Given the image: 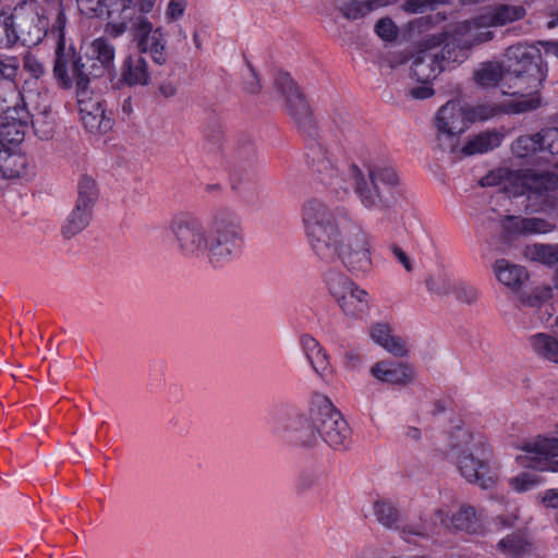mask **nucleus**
Returning <instances> with one entry per match:
<instances>
[{"label":"nucleus","mask_w":558,"mask_h":558,"mask_svg":"<svg viewBox=\"0 0 558 558\" xmlns=\"http://www.w3.org/2000/svg\"><path fill=\"white\" fill-rule=\"evenodd\" d=\"M275 88L284 101V108L299 132L311 140L306 145L304 161L311 174L322 184L331 186L349 168L347 150L338 134L328 141H317L318 125L313 111L300 87L291 75L280 72L275 78Z\"/></svg>","instance_id":"nucleus-1"},{"label":"nucleus","mask_w":558,"mask_h":558,"mask_svg":"<svg viewBox=\"0 0 558 558\" xmlns=\"http://www.w3.org/2000/svg\"><path fill=\"white\" fill-rule=\"evenodd\" d=\"M505 57L506 74L512 75L517 81L514 85L519 87L513 94H521L523 97L511 105L513 111L526 112L537 109L541 106L538 89L547 75V66L541 50L532 45L518 44L510 46Z\"/></svg>","instance_id":"nucleus-2"},{"label":"nucleus","mask_w":558,"mask_h":558,"mask_svg":"<svg viewBox=\"0 0 558 558\" xmlns=\"http://www.w3.org/2000/svg\"><path fill=\"white\" fill-rule=\"evenodd\" d=\"M348 177L353 191L366 209L389 210L399 201L400 178L392 167H369L367 175L354 162L349 165Z\"/></svg>","instance_id":"nucleus-3"},{"label":"nucleus","mask_w":558,"mask_h":558,"mask_svg":"<svg viewBox=\"0 0 558 558\" xmlns=\"http://www.w3.org/2000/svg\"><path fill=\"white\" fill-rule=\"evenodd\" d=\"M353 219L344 206L330 209L322 199L312 197L302 207V221L315 254L329 251L331 240Z\"/></svg>","instance_id":"nucleus-4"},{"label":"nucleus","mask_w":558,"mask_h":558,"mask_svg":"<svg viewBox=\"0 0 558 558\" xmlns=\"http://www.w3.org/2000/svg\"><path fill=\"white\" fill-rule=\"evenodd\" d=\"M450 452L460 474L469 482L487 489L498 480L490 464V450L481 441L474 442L470 433L457 429L451 436Z\"/></svg>","instance_id":"nucleus-5"},{"label":"nucleus","mask_w":558,"mask_h":558,"mask_svg":"<svg viewBox=\"0 0 558 558\" xmlns=\"http://www.w3.org/2000/svg\"><path fill=\"white\" fill-rule=\"evenodd\" d=\"M470 46H461L457 40L441 45L435 37L425 40L413 56L411 74L418 83L429 84L440 73L449 70L454 63L466 59Z\"/></svg>","instance_id":"nucleus-6"},{"label":"nucleus","mask_w":558,"mask_h":558,"mask_svg":"<svg viewBox=\"0 0 558 558\" xmlns=\"http://www.w3.org/2000/svg\"><path fill=\"white\" fill-rule=\"evenodd\" d=\"M323 260L339 259L351 274H365L372 268V257L367 234L354 220L331 240L329 251L318 253Z\"/></svg>","instance_id":"nucleus-7"},{"label":"nucleus","mask_w":558,"mask_h":558,"mask_svg":"<svg viewBox=\"0 0 558 558\" xmlns=\"http://www.w3.org/2000/svg\"><path fill=\"white\" fill-rule=\"evenodd\" d=\"M466 107L460 101L450 100L439 108L434 125L436 129L435 149L442 154H454L460 146V137L469 128Z\"/></svg>","instance_id":"nucleus-8"},{"label":"nucleus","mask_w":558,"mask_h":558,"mask_svg":"<svg viewBox=\"0 0 558 558\" xmlns=\"http://www.w3.org/2000/svg\"><path fill=\"white\" fill-rule=\"evenodd\" d=\"M311 424L330 447H344L350 435L349 425L327 397L315 396L311 408Z\"/></svg>","instance_id":"nucleus-9"},{"label":"nucleus","mask_w":558,"mask_h":558,"mask_svg":"<svg viewBox=\"0 0 558 558\" xmlns=\"http://www.w3.org/2000/svg\"><path fill=\"white\" fill-rule=\"evenodd\" d=\"M243 242V231L240 218L230 211H221L215 216L209 245V262L211 264L227 260Z\"/></svg>","instance_id":"nucleus-10"},{"label":"nucleus","mask_w":558,"mask_h":558,"mask_svg":"<svg viewBox=\"0 0 558 558\" xmlns=\"http://www.w3.org/2000/svg\"><path fill=\"white\" fill-rule=\"evenodd\" d=\"M169 230L183 255L199 257L205 252L209 255L206 229L196 217L177 215L169 222Z\"/></svg>","instance_id":"nucleus-11"},{"label":"nucleus","mask_w":558,"mask_h":558,"mask_svg":"<svg viewBox=\"0 0 558 558\" xmlns=\"http://www.w3.org/2000/svg\"><path fill=\"white\" fill-rule=\"evenodd\" d=\"M88 63L89 50L84 56H76L73 50L65 53L63 40L61 39L58 43L53 74L64 87H70L72 78H74L76 82V92L88 89L90 82L89 68H87Z\"/></svg>","instance_id":"nucleus-12"},{"label":"nucleus","mask_w":558,"mask_h":558,"mask_svg":"<svg viewBox=\"0 0 558 558\" xmlns=\"http://www.w3.org/2000/svg\"><path fill=\"white\" fill-rule=\"evenodd\" d=\"M131 33L140 53H148L151 60L158 65H162L167 62V40L161 33V28H154L147 17L138 15L132 22Z\"/></svg>","instance_id":"nucleus-13"},{"label":"nucleus","mask_w":558,"mask_h":558,"mask_svg":"<svg viewBox=\"0 0 558 558\" xmlns=\"http://www.w3.org/2000/svg\"><path fill=\"white\" fill-rule=\"evenodd\" d=\"M558 187V175L549 171H529L522 179V194H526L533 206H553Z\"/></svg>","instance_id":"nucleus-14"},{"label":"nucleus","mask_w":558,"mask_h":558,"mask_svg":"<svg viewBox=\"0 0 558 558\" xmlns=\"http://www.w3.org/2000/svg\"><path fill=\"white\" fill-rule=\"evenodd\" d=\"M526 456H518V462L524 468L539 471L558 472V438H543L524 447Z\"/></svg>","instance_id":"nucleus-15"},{"label":"nucleus","mask_w":558,"mask_h":558,"mask_svg":"<svg viewBox=\"0 0 558 558\" xmlns=\"http://www.w3.org/2000/svg\"><path fill=\"white\" fill-rule=\"evenodd\" d=\"M440 524L449 529L453 527L469 534H483L484 525L480 517L476 515L472 506H461L460 509L449 518L444 510L437 509L433 514V524Z\"/></svg>","instance_id":"nucleus-16"},{"label":"nucleus","mask_w":558,"mask_h":558,"mask_svg":"<svg viewBox=\"0 0 558 558\" xmlns=\"http://www.w3.org/2000/svg\"><path fill=\"white\" fill-rule=\"evenodd\" d=\"M371 374L383 383L403 387L412 384L415 378V371L412 365L391 361L377 362L371 368Z\"/></svg>","instance_id":"nucleus-17"},{"label":"nucleus","mask_w":558,"mask_h":558,"mask_svg":"<svg viewBox=\"0 0 558 558\" xmlns=\"http://www.w3.org/2000/svg\"><path fill=\"white\" fill-rule=\"evenodd\" d=\"M114 47L105 38L95 39L89 47V76L97 78L113 68Z\"/></svg>","instance_id":"nucleus-18"},{"label":"nucleus","mask_w":558,"mask_h":558,"mask_svg":"<svg viewBox=\"0 0 558 558\" xmlns=\"http://www.w3.org/2000/svg\"><path fill=\"white\" fill-rule=\"evenodd\" d=\"M502 134L497 130H487L481 132L472 137L460 148L452 154L454 158L469 157L477 154L488 153L500 146Z\"/></svg>","instance_id":"nucleus-19"},{"label":"nucleus","mask_w":558,"mask_h":558,"mask_svg":"<svg viewBox=\"0 0 558 558\" xmlns=\"http://www.w3.org/2000/svg\"><path fill=\"white\" fill-rule=\"evenodd\" d=\"M120 81L128 86H146L149 84L148 64L141 53L130 54L123 61Z\"/></svg>","instance_id":"nucleus-20"},{"label":"nucleus","mask_w":558,"mask_h":558,"mask_svg":"<svg viewBox=\"0 0 558 558\" xmlns=\"http://www.w3.org/2000/svg\"><path fill=\"white\" fill-rule=\"evenodd\" d=\"M303 351L313 369L323 378L331 374L328 354L319 342L308 335L301 338Z\"/></svg>","instance_id":"nucleus-21"},{"label":"nucleus","mask_w":558,"mask_h":558,"mask_svg":"<svg viewBox=\"0 0 558 558\" xmlns=\"http://www.w3.org/2000/svg\"><path fill=\"white\" fill-rule=\"evenodd\" d=\"M494 272L501 284L513 291L519 290L529 279V274L524 267L511 264L504 258L495 262Z\"/></svg>","instance_id":"nucleus-22"},{"label":"nucleus","mask_w":558,"mask_h":558,"mask_svg":"<svg viewBox=\"0 0 558 558\" xmlns=\"http://www.w3.org/2000/svg\"><path fill=\"white\" fill-rule=\"evenodd\" d=\"M398 0H337V9L347 20H357L369 12L397 2Z\"/></svg>","instance_id":"nucleus-23"},{"label":"nucleus","mask_w":558,"mask_h":558,"mask_svg":"<svg viewBox=\"0 0 558 558\" xmlns=\"http://www.w3.org/2000/svg\"><path fill=\"white\" fill-rule=\"evenodd\" d=\"M27 159L13 147L0 148V177L15 179L21 177L26 169Z\"/></svg>","instance_id":"nucleus-24"},{"label":"nucleus","mask_w":558,"mask_h":558,"mask_svg":"<svg viewBox=\"0 0 558 558\" xmlns=\"http://www.w3.org/2000/svg\"><path fill=\"white\" fill-rule=\"evenodd\" d=\"M325 283L330 295L338 303L342 312L352 313L353 308L344 302V293L354 284L343 272L329 269L325 275Z\"/></svg>","instance_id":"nucleus-25"},{"label":"nucleus","mask_w":558,"mask_h":558,"mask_svg":"<svg viewBox=\"0 0 558 558\" xmlns=\"http://www.w3.org/2000/svg\"><path fill=\"white\" fill-rule=\"evenodd\" d=\"M504 228L509 232L520 233H547L555 226L542 218H519L507 216L502 222Z\"/></svg>","instance_id":"nucleus-26"},{"label":"nucleus","mask_w":558,"mask_h":558,"mask_svg":"<svg viewBox=\"0 0 558 558\" xmlns=\"http://www.w3.org/2000/svg\"><path fill=\"white\" fill-rule=\"evenodd\" d=\"M93 217V208L75 202L74 208L66 217L62 227V235L71 239L81 233L90 222Z\"/></svg>","instance_id":"nucleus-27"},{"label":"nucleus","mask_w":558,"mask_h":558,"mask_svg":"<svg viewBox=\"0 0 558 558\" xmlns=\"http://www.w3.org/2000/svg\"><path fill=\"white\" fill-rule=\"evenodd\" d=\"M373 512L377 522L386 529H398L401 519L400 509L393 500L389 498H378L373 504Z\"/></svg>","instance_id":"nucleus-28"},{"label":"nucleus","mask_w":558,"mask_h":558,"mask_svg":"<svg viewBox=\"0 0 558 558\" xmlns=\"http://www.w3.org/2000/svg\"><path fill=\"white\" fill-rule=\"evenodd\" d=\"M505 73V68L499 62L488 61L474 72V80L483 87H492L498 84Z\"/></svg>","instance_id":"nucleus-29"},{"label":"nucleus","mask_w":558,"mask_h":558,"mask_svg":"<svg viewBox=\"0 0 558 558\" xmlns=\"http://www.w3.org/2000/svg\"><path fill=\"white\" fill-rule=\"evenodd\" d=\"M24 124L21 121L1 123L0 148L13 147L19 149V145L24 140Z\"/></svg>","instance_id":"nucleus-30"},{"label":"nucleus","mask_w":558,"mask_h":558,"mask_svg":"<svg viewBox=\"0 0 558 558\" xmlns=\"http://www.w3.org/2000/svg\"><path fill=\"white\" fill-rule=\"evenodd\" d=\"M534 351L542 357L558 363V339L546 333H538L532 338Z\"/></svg>","instance_id":"nucleus-31"},{"label":"nucleus","mask_w":558,"mask_h":558,"mask_svg":"<svg viewBox=\"0 0 558 558\" xmlns=\"http://www.w3.org/2000/svg\"><path fill=\"white\" fill-rule=\"evenodd\" d=\"M99 196L96 180L88 174H83L77 182L76 202L94 208Z\"/></svg>","instance_id":"nucleus-32"},{"label":"nucleus","mask_w":558,"mask_h":558,"mask_svg":"<svg viewBox=\"0 0 558 558\" xmlns=\"http://www.w3.org/2000/svg\"><path fill=\"white\" fill-rule=\"evenodd\" d=\"M497 548L510 558H520L527 551L529 543L523 535L514 533L500 539Z\"/></svg>","instance_id":"nucleus-33"},{"label":"nucleus","mask_w":558,"mask_h":558,"mask_svg":"<svg viewBox=\"0 0 558 558\" xmlns=\"http://www.w3.org/2000/svg\"><path fill=\"white\" fill-rule=\"evenodd\" d=\"M368 293L360 288L357 284H353L345 293H344V302L353 308L352 313L343 312L344 315L356 317L362 314L368 306L367 302Z\"/></svg>","instance_id":"nucleus-34"},{"label":"nucleus","mask_w":558,"mask_h":558,"mask_svg":"<svg viewBox=\"0 0 558 558\" xmlns=\"http://www.w3.org/2000/svg\"><path fill=\"white\" fill-rule=\"evenodd\" d=\"M525 15V9L522 5L499 4L492 14L494 25H505L522 19Z\"/></svg>","instance_id":"nucleus-35"},{"label":"nucleus","mask_w":558,"mask_h":558,"mask_svg":"<svg viewBox=\"0 0 558 558\" xmlns=\"http://www.w3.org/2000/svg\"><path fill=\"white\" fill-rule=\"evenodd\" d=\"M32 125L36 136L41 141H48L53 135L54 122L49 114V111L45 109L36 114H33Z\"/></svg>","instance_id":"nucleus-36"},{"label":"nucleus","mask_w":558,"mask_h":558,"mask_svg":"<svg viewBox=\"0 0 558 558\" xmlns=\"http://www.w3.org/2000/svg\"><path fill=\"white\" fill-rule=\"evenodd\" d=\"M469 123L486 121L504 112L501 106L496 104H480L474 107H466Z\"/></svg>","instance_id":"nucleus-37"},{"label":"nucleus","mask_w":558,"mask_h":558,"mask_svg":"<svg viewBox=\"0 0 558 558\" xmlns=\"http://www.w3.org/2000/svg\"><path fill=\"white\" fill-rule=\"evenodd\" d=\"M234 156L242 165H252L256 160V149L253 141L246 136H240L234 147Z\"/></svg>","instance_id":"nucleus-38"},{"label":"nucleus","mask_w":558,"mask_h":558,"mask_svg":"<svg viewBox=\"0 0 558 558\" xmlns=\"http://www.w3.org/2000/svg\"><path fill=\"white\" fill-rule=\"evenodd\" d=\"M439 531L437 529V524H433V522L421 525H405L400 530V536L408 543L414 542L412 536H420L423 538H433L435 535H438Z\"/></svg>","instance_id":"nucleus-39"},{"label":"nucleus","mask_w":558,"mask_h":558,"mask_svg":"<svg viewBox=\"0 0 558 558\" xmlns=\"http://www.w3.org/2000/svg\"><path fill=\"white\" fill-rule=\"evenodd\" d=\"M76 94L80 114H105L101 101L90 97L88 89L78 90Z\"/></svg>","instance_id":"nucleus-40"},{"label":"nucleus","mask_w":558,"mask_h":558,"mask_svg":"<svg viewBox=\"0 0 558 558\" xmlns=\"http://www.w3.org/2000/svg\"><path fill=\"white\" fill-rule=\"evenodd\" d=\"M515 154L520 157L527 156L530 154L536 153L537 150H542V144L538 141L537 133L530 135L519 136L512 146Z\"/></svg>","instance_id":"nucleus-41"},{"label":"nucleus","mask_w":558,"mask_h":558,"mask_svg":"<svg viewBox=\"0 0 558 558\" xmlns=\"http://www.w3.org/2000/svg\"><path fill=\"white\" fill-rule=\"evenodd\" d=\"M121 5V14L123 15V19H130V22L132 23L135 17L133 19L131 16L130 11L137 10L143 15L145 13H149L154 5L156 0H118Z\"/></svg>","instance_id":"nucleus-42"},{"label":"nucleus","mask_w":558,"mask_h":558,"mask_svg":"<svg viewBox=\"0 0 558 558\" xmlns=\"http://www.w3.org/2000/svg\"><path fill=\"white\" fill-rule=\"evenodd\" d=\"M81 120L89 132L106 133L112 128V121L106 114H81Z\"/></svg>","instance_id":"nucleus-43"},{"label":"nucleus","mask_w":558,"mask_h":558,"mask_svg":"<svg viewBox=\"0 0 558 558\" xmlns=\"http://www.w3.org/2000/svg\"><path fill=\"white\" fill-rule=\"evenodd\" d=\"M451 291L460 303L471 306L476 304L478 301V291L471 284L459 282L452 287Z\"/></svg>","instance_id":"nucleus-44"},{"label":"nucleus","mask_w":558,"mask_h":558,"mask_svg":"<svg viewBox=\"0 0 558 558\" xmlns=\"http://www.w3.org/2000/svg\"><path fill=\"white\" fill-rule=\"evenodd\" d=\"M537 136L542 144V150L558 155V128L542 129Z\"/></svg>","instance_id":"nucleus-45"},{"label":"nucleus","mask_w":558,"mask_h":558,"mask_svg":"<svg viewBox=\"0 0 558 558\" xmlns=\"http://www.w3.org/2000/svg\"><path fill=\"white\" fill-rule=\"evenodd\" d=\"M534 258L546 265L558 264V244L534 245Z\"/></svg>","instance_id":"nucleus-46"},{"label":"nucleus","mask_w":558,"mask_h":558,"mask_svg":"<svg viewBox=\"0 0 558 558\" xmlns=\"http://www.w3.org/2000/svg\"><path fill=\"white\" fill-rule=\"evenodd\" d=\"M425 282L427 290L439 296L448 295L452 290L449 280L445 276H430Z\"/></svg>","instance_id":"nucleus-47"},{"label":"nucleus","mask_w":558,"mask_h":558,"mask_svg":"<svg viewBox=\"0 0 558 558\" xmlns=\"http://www.w3.org/2000/svg\"><path fill=\"white\" fill-rule=\"evenodd\" d=\"M381 347L387 352L397 357H403L408 355L409 352L405 341L401 337L393 335H391V337L388 340L383 342Z\"/></svg>","instance_id":"nucleus-48"},{"label":"nucleus","mask_w":558,"mask_h":558,"mask_svg":"<svg viewBox=\"0 0 558 558\" xmlns=\"http://www.w3.org/2000/svg\"><path fill=\"white\" fill-rule=\"evenodd\" d=\"M538 483V477L532 473H522L510 480L511 486L518 492H526Z\"/></svg>","instance_id":"nucleus-49"},{"label":"nucleus","mask_w":558,"mask_h":558,"mask_svg":"<svg viewBox=\"0 0 558 558\" xmlns=\"http://www.w3.org/2000/svg\"><path fill=\"white\" fill-rule=\"evenodd\" d=\"M375 31L385 40H392L397 35V27L388 17L380 19L375 25Z\"/></svg>","instance_id":"nucleus-50"},{"label":"nucleus","mask_w":558,"mask_h":558,"mask_svg":"<svg viewBox=\"0 0 558 558\" xmlns=\"http://www.w3.org/2000/svg\"><path fill=\"white\" fill-rule=\"evenodd\" d=\"M247 68H248V75H247V77H245V80L243 82V88L246 93L254 94V95L258 94L262 89L259 76H258L255 68L248 61H247Z\"/></svg>","instance_id":"nucleus-51"},{"label":"nucleus","mask_w":558,"mask_h":558,"mask_svg":"<svg viewBox=\"0 0 558 558\" xmlns=\"http://www.w3.org/2000/svg\"><path fill=\"white\" fill-rule=\"evenodd\" d=\"M369 336L376 343L381 347L383 342L391 337V328L387 324H374L369 329Z\"/></svg>","instance_id":"nucleus-52"},{"label":"nucleus","mask_w":558,"mask_h":558,"mask_svg":"<svg viewBox=\"0 0 558 558\" xmlns=\"http://www.w3.org/2000/svg\"><path fill=\"white\" fill-rule=\"evenodd\" d=\"M551 295L550 288L536 289L531 295L521 300L524 305L527 306H539L544 301L549 299Z\"/></svg>","instance_id":"nucleus-53"},{"label":"nucleus","mask_w":558,"mask_h":558,"mask_svg":"<svg viewBox=\"0 0 558 558\" xmlns=\"http://www.w3.org/2000/svg\"><path fill=\"white\" fill-rule=\"evenodd\" d=\"M433 4L432 0H407L401 8L411 14L422 13Z\"/></svg>","instance_id":"nucleus-54"},{"label":"nucleus","mask_w":558,"mask_h":558,"mask_svg":"<svg viewBox=\"0 0 558 558\" xmlns=\"http://www.w3.org/2000/svg\"><path fill=\"white\" fill-rule=\"evenodd\" d=\"M17 74V66L11 63L0 61V85L13 82Z\"/></svg>","instance_id":"nucleus-55"},{"label":"nucleus","mask_w":558,"mask_h":558,"mask_svg":"<svg viewBox=\"0 0 558 558\" xmlns=\"http://www.w3.org/2000/svg\"><path fill=\"white\" fill-rule=\"evenodd\" d=\"M221 134V125L216 120H213L210 123H208L206 129L204 130V136L213 143L219 142Z\"/></svg>","instance_id":"nucleus-56"},{"label":"nucleus","mask_w":558,"mask_h":558,"mask_svg":"<svg viewBox=\"0 0 558 558\" xmlns=\"http://www.w3.org/2000/svg\"><path fill=\"white\" fill-rule=\"evenodd\" d=\"M185 7L186 0H170L167 14L170 19L177 20L183 15Z\"/></svg>","instance_id":"nucleus-57"},{"label":"nucleus","mask_w":558,"mask_h":558,"mask_svg":"<svg viewBox=\"0 0 558 558\" xmlns=\"http://www.w3.org/2000/svg\"><path fill=\"white\" fill-rule=\"evenodd\" d=\"M390 250L395 257L403 265L404 269L411 272L413 270V264L408 254L397 244H391Z\"/></svg>","instance_id":"nucleus-58"},{"label":"nucleus","mask_w":558,"mask_h":558,"mask_svg":"<svg viewBox=\"0 0 558 558\" xmlns=\"http://www.w3.org/2000/svg\"><path fill=\"white\" fill-rule=\"evenodd\" d=\"M409 93L415 99H427L434 95V89L428 84H423V86L411 88Z\"/></svg>","instance_id":"nucleus-59"},{"label":"nucleus","mask_w":558,"mask_h":558,"mask_svg":"<svg viewBox=\"0 0 558 558\" xmlns=\"http://www.w3.org/2000/svg\"><path fill=\"white\" fill-rule=\"evenodd\" d=\"M13 24H14L13 15H8L4 12L0 11V26L3 28V31L8 37H10L11 33H14Z\"/></svg>","instance_id":"nucleus-60"},{"label":"nucleus","mask_w":558,"mask_h":558,"mask_svg":"<svg viewBox=\"0 0 558 558\" xmlns=\"http://www.w3.org/2000/svg\"><path fill=\"white\" fill-rule=\"evenodd\" d=\"M543 502L550 508H558V488L557 489H548L544 497Z\"/></svg>","instance_id":"nucleus-61"},{"label":"nucleus","mask_w":558,"mask_h":558,"mask_svg":"<svg viewBox=\"0 0 558 558\" xmlns=\"http://www.w3.org/2000/svg\"><path fill=\"white\" fill-rule=\"evenodd\" d=\"M158 90L165 98H170L177 94V86L170 82H165L159 85Z\"/></svg>","instance_id":"nucleus-62"},{"label":"nucleus","mask_w":558,"mask_h":558,"mask_svg":"<svg viewBox=\"0 0 558 558\" xmlns=\"http://www.w3.org/2000/svg\"><path fill=\"white\" fill-rule=\"evenodd\" d=\"M518 520V517L514 514L511 515H500L496 519V522L502 529H510L514 526V522Z\"/></svg>","instance_id":"nucleus-63"},{"label":"nucleus","mask_w":558,"mask_h":558,"mask_svg":"<svg viewBox=\"0 0 558 558\" xmlns=\"http://www.w3.org/2000/svg\"><path fill=\"white\" fill-rule=\"evenodd\" d=\"M499 182H500V175L495 172H489L488 174H486L485 177H483L480 180V184L482 186H494V185L499 184Z\"/></svg>","instance_id":"nucleus-64"}]
</instances>
